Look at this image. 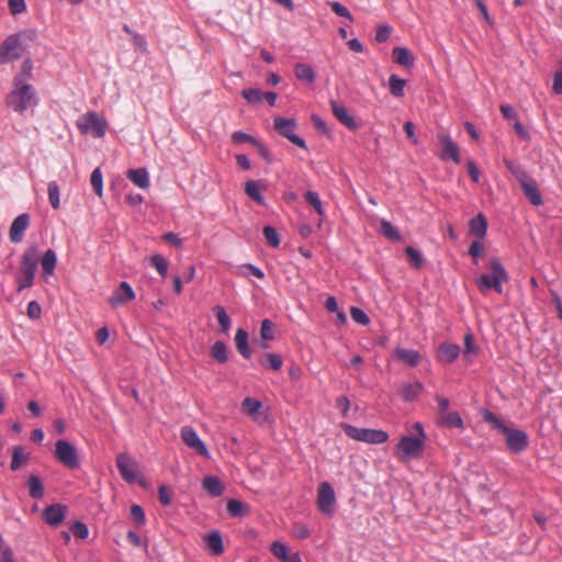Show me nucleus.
Here are the masks:
<instances>
[{"instance_id":"obj_1","label":"nucleus","mask_w":562,"mask_h":562,"mask_svg":"<svg viewBox=\"0 0 562 562\" xmlns=\"http://www.w3.org/2000/svg\"><path fill=\"white\" fill-rule=\"evenodd\" d=\"M40 103V97L35 87L21 79H13L12 90L5 99L7 106L15 113L24 114L34 111Z\"/></svg>"},{"instance_id":"obj_2","label":"nucleus","mask_w":562,"mask_h":562,"mask_svg":"<svg viewBox=\"0 0 562 562\" xmlns=\"http://www.w3.org/2000/svg\"><path fill=\"white\" fill-rule=\"evenodd\" d=\"M483 418L494 429H497L505 436L507 448L514 452L519 453L528 446V435L524 430L510 428L504 424L494 413L485 411Z\"/></svg>"},{"instance_id":"obj_3","label":"nucleus","mask_w":562,"mask_h":562,"mask_svg":"<svg viewBox=\"0 0 562 562\" xmlns=\"http://www.w3.org/2000/svg\"><path fill=\"white\" fill-rule=\"evenodd\" d=\"M488 267L491 274H481L476 279V286L482 293H486L493 289L496 293L502 294L503 283H506L509 279L508 273L496 258L490 260Z\"/></svg>"},{"instance_id":"obj_4","label":"nucleus","mask_w":562,"mask_h":562,"mask_svg":"<svg viewBox=\"0 0 562 562\" xmlns=\"http://www.w3.org/2000/svg\"><path fill=\"white\" fill-rule=\"evenodd\" d=\"M23 37L33 40L35 32L24 31L8 36L0 45V65L13 61L20 57V50L23 48Z\"/></svg>"},{"instance_id":"obj_5","label":"nucleus","mask_w":562,"mask_h":562,"mask_svg":"<svg viewBox=\"0 0 562 562\" xmlns=\"http://www.w3.org/2000/svg\"><path fill=\"white\" fill-rule=\"evenodd\" d=\"M341 427L349 438L357 441L381 445L389 440V434L382 429L359 428L350 424H344Z\"/></svg>"},{"instance_id":"obj_6","label":"nucleus","mask_w":562,"mask_h":562,"mask_svg":"<svg viewBox=\"0 0 562 562\" xmlns=\"http://www.w3.org/2000/svg\"><path fill=\"white\" fill-rule=\"evenodd\" d=\"M425 441L423 438L402 436L396 445V452L401 461L418 459L423 454Z\"/></svg>"},{"instance_id":"obj_7","label":"nucleus","mask_w":562,"mask_h":562,"mask_svg":"<svg viewBox=\"0 0 562 562\" xmlns=\"http://www.w3.org/2000/svg\"><path fill=\"white\" fill-rule=\"evenodd\" d=\"M77 127L81 134H91L97 138H101L105 135L106 121L94 111H89L78 119Z\"/></svg>"},{"instance_id":"obj_8","label":"nucleus","mask_w":562,"mask_h":562,"mask_svg":"<svg viewBox=\"0 0 562 562\" xmlns=\"http://www.w3.org/2000/svg\"><path fill=\"white\" fill-rule=\"evenodd\" d=\"M54 456L61 464L70 470H77L80 468L78 450L67 440H57Z\"/></svg>"},{"instance_id":"obj_9","label":"nucleus","mask_w":562,"mask_h":562,"mask_svg":"<svg viewBox=\"0 0 562 562\" xmlns=\"http://www.w3.org/2000/svg\"><path fill=\"white\" fill-rule=\"evenodd\" d=\"M273 125L276 131L288 138L291 143L296 145L300 148L305 149L306 143L305 140L295 134L296 123L293 119H285L278 116L273 121Z\"/></svg>"},{"instance_id":"obj_10","label":"nucleus","mask_w":562,"mask_h":562,"mask_svg":"<svg viewBox=\"0 0 562 562\" xmlns=\"http://www.w3.org/2000/svg\"><path fill=\"white\" fill-rule=\"evenodd\" d=\"M336 494L333 486L327 482H322L317 490V506L324 514L331 516L335 510Z\"/></svg>"},{"instance_id":"obj_11","label":"nucleus","mask_w":562,"mask_h":562,"mask_svg":"<svg viewBox=\"0 0 562 562\" xmlns=\"http://www.w3.org/2000/svg\"><path fill=\"white\" fill-rule=\"evenodd\" d=\"M116 467L122 479L132 484L135 483L138 476L137 462L126 452L119 453L116 457Z\"/></svg>"},{"instance_id":"obj_12","label":"nucleus","mask_w":562,"mask_h":562,"mask_svg":"<svg viewBox=\"0 0 562 562\" xmlns=\"http://www.w3.org/2000/svg\"><path fill=\"white\" fill-rule=\"evenodd\" d=\"M180 436L182 441L190 449L194 450L205 459L211 458V453L206 447V445L201 440L196 430L192 426H183L180 430Z\"/></svg>"},{"instance_id":"obj_13","label":"nucleus","mask_w":562,"mask_h":562,"mask_svg":"<svg viewBox=\"0 0 562 562\" xmlns=\"http://www.w3.org/2000/svg\"><path fill=\"white\" fill-rule=\"evenodd\" d=\"M437 138L439 143L442 145V151L439 155L440 159H451L454 164L461 162V156L459 146L453 139L450 137L448 133H438Z\"/></svg>"},{"instance_id":"obj_14","label":"nucleus","mask_w":562,"mask_h":562,"mask_svg":"<svg viewBox=\"0 0 562 562\" xmlns=\"http://www.w3.org/2000/svg\"><path fill=\"white\" fill-rule=\"evenodd\" d=\"M241 409L258 424L267 422V414L262 411V403L252 397H246L241 403Z\"/></svg>"},{"instance_id":"obj_15","label":"nucleus","mask_w":562,"mask_h":562,"mask_svg":"<svg viewBox=\"0 0 562 562\" xmlns=\"http://www.w3.org/2000/svg\"><path fill=\"white\" fill-rule=\"evenodd\" d=\"M135 299V292L132 289L131 284L126 281H122L116 288L111 297L109 299V303L113 307H117L124 305Z\"/></svg>"},{"instance_id":"obj_16","label":"nucleus","mask_w":562,"mask_h":562,"mask_svg":"<svg viewBox=\"0 0 562 562\" xmlns=\"http://www.w3.org/2000/svg\"><path fill=\"white\" fill-rule=\"evenodd\" d=\"M29 225H30L29 214L23 213V214H20L19 216H16L10 226V232H9L10 240L15 244L21 243Z\"/></svg>"},{"instance_id":"obj_17","label":"nucleus","mask_w":562,"mask_h":562,"mask_svg":"<svg viewBox=\"0 0 562 562\" xmlns=\"http://www.w3.org/2000/svg\"><path fill=\"white\" fill-rule=\"evenodd\" d=\"M66 506L61 504H53L43 510V519L53 527L59 526L66 517Z\"/></svg>"},{"instance_id":"obj_18","label":"nucleus","mask_w":562,"mask_h":562,"mask_svg":"<svg viewBox=\"0 0 562 562\" xmlns=\"http://www.w3.org/2000/svg\"><path fill=\"white\" fill-rule=\"evenodd\" d=\"M333 113L335 117L347 128L355 131L358 128V124L355 120V117L349 113L348 109L344 105L338 103L337 101L330 102Z\"/></svg>"},{"instance_id":"obj_19","label":"nucleus","mask_w":562,"mask_h":562,"mask_svg":"<svg viewBox=\"0 0 562 562\" xmlns=\"http://www.w3.org/2000/svg\"><path fill=\"white\" fill-rule=\"evenodd\" d=\"M520 186L525 195L528 198L532 205L539 206L543 203L541 193L538 190L533 179H531L530 177L527 179L520 178Z\"/></svg>"},{"instance_id":"obj_20","label":"nucleus","mask_w":562,"mask_h":562,"mask_svg":"<svg viewBox=\"0 0 562 562\" xmlns=\"http://www.w3.org/2000/svg\"><path fill=\"white\" fill-rule=\"evenodd\" d=\"M38 265V248L35 245L27 247L22 256V272L35 273Z\"/></svg>"},{"instance_id":"obj_21","label":"nucleus","mask_w":562,"mask_h":562,"mask_svg":"<svg viewBox=\"0 0 562 562\" xmlns=\"http://www.w3.org/2000/svg\"><path fill=\"white\" fill-rule=\"evenodd\" d=\"M460 355V347L457 344L445 342L438 348V359L446 363H452Z\"/></svg>"},{"instance_id":"obj_22","label":"nucleus","mask_w":562,"mask_h":562,"mask_svg":"<svg viewBox=\"0 0 562 562\" xmlns=\"http://www.w3.org/2000/svg\"><path fill=\"white\" fill-rule=\"evenodd\" d=\"M126 176L138 188L144 190L149 188L150 178L146 168L130 169Z\"/></svg>"},{"instance_id":"obj_23","label":"nucleus","mask_w":562,"mask_h":562,"mask_svg":"<svg viewBox=\"0 0 562 562\" xmlns=\"http://www.w3.org/2000/svg\"><path fill=\"white\" fill-rule=\"evenodd\" d=\"M394 61L400 66L413 68L415 65L411 50L406 47H394L392 50Z\"/></svg>"},{"instance_id":"obj_24","label":"nucleus","mask_w":562,"mask_h":562,"mask_svg":"<svg viewBox=\"0 0 562 562\" xmlns=\"http://www.w3.org/2000/svg\"><path fill=\"white\" fill-rule=\"evenodd\" d=\"M394 355L397 359L402 360L411 367L418 366L422 360V355L419 351L414 349L397 348L395 349Z\"/></svg>"},{"instance_id":"obj_25","label":"nucleus","mask_w":562,"mask_h":562,"mask_svg":"<svg viewBox=\"0 0 562 562\" xmlns=\"http://www.w3.org/2000/svg\"><path fill=\"white\" fill-rule=\"evenodd\" d=\"M248 333L244 328H238L235 334V345L238 352L245 358H251V350L248 345Z\"/></svg>"},{"instance_id":"obj_26","label":"nucleus","mask_w":562,"mask_h":562,"mask_svg":"<svg viewBox=\"0 0 562 562\" xmlns=\"http://www.w3.org/2000/svg\"><path fill=\"white\" fill-rule=\"evenodd\" d=\"M56 266H57L56 252L53 249L46 250L41 259V267H42L43 276L45 278L53 276Z\"/></svg>"},{"instance_id":"obj_27","label":"nucleus","mask_w":562,"mask_h":562,"mask_svg":"<svg viewBox=\"0 0 562 562\" xmlns=\"http://www.w3.org/2000/svg\"><path fill=\"white\" fill-rule=\"evenodd\" d=\"M203 488L213 497H218L224 493L225 486L223 482L214 475L205 476L203 480Z\"/></svg>"},{"instance_id":"obj_28","label":"nucleus","mask_w":562,"mask_h":562,"mask_svg":"<svg viewBox=\"0 0 562 562\" xmlns=\"http://www.w3.org/2000/svg\"><path fill=\"white\" fill-rule=\"evenodd\" d=\"M206 547L214 555H221L224 552L222 535L218 531H212L204 538Z\"/></svg>"},{"instance_id":"obj_29","label":"nucleus","mask_w":562,"mask_h":562,"mask_svg":"<svg viewBox=\"0 0 562 562\" xmlns=\"http://www.w3.org/2000/svg\"><path fill=\"white\" fill-rule=\"evenodd\" d=\"M29 495L33 499H41L44 497L45 490L42 480L37 475H30L27 477Z\"/></svg>"},{"instance_id":"obj_30","label":"nucleus","mask_w":562,"mask_h":562,"mask_svg":"<svg viewBox=\"0 0 562 562\" xmlns=\"http://www.w3.org/2000/svg\"><path fill=\"white\" fill-rule=\"evenodd\" d=\"M123 31L131 36L135 52L147 53V41L142 34L133 31L127 24L123 25Z\"/></svg>"},{"instance_id":"obj_31","label":"nucleus","mask_w":562,"mask_h":562,"mask_svg":"<svg viewBox=\"0 0 562 562\" xmlns=\"http://www.w3.org/2000/svg\"><path fill=\"white\" fill-rule=\"evenodd\" d=\"M30 460L29 453L22 446H15L12 451V460L10 468L12 471L19 470L22 465L26 464Z\"/></svg>"},{"instance_id":"obj_32","label":"nucleus","mask_w":562,"mask_h":562,"mask_svg":"<svg viewBox=\"0 0 562 562\" xmlns=\"http://www.w3.org/2000/svg\"><path fill=\"white\" fill-rule=\"evenodd\" d=\"M487 222L483 214H479L470 222V233L477 238H483L486 235Z\"/></svg>"},{"instance_id":"obj_33","label":"nucleus","mask_w":562,"mask_h":562,"mask_svg":"<svg viewBox=\"0 0 562 562\" xmlns=\"http://www.w3.org/2000/svg\"><path fill=\"white\" fill-rule=\"evenodd\" d=\"M424 390V385L420 382L407 383L403 385L401 390V396L406 402H412L417 398Z\"/></svg>"},{"instance_id":"obj_34","label":"nucleus","mask_w":562,"mask_h":562,"mask_svg":"<svg viewBox=\"0 0 562 562\" xmlns=\"http://www.w3.org/2000/svg\"><path fill=\"white\" fill-rule=\"evenodd\" d=\"M262 186L255 180H249L245 183V192L246 194L258 204H265V196L261 193Z\"/></svg>"},{"instance_id":"obj_35","label":"nucleus","mask_w":562,"mask_h":562,"mask_svg":"<svg viewBox=\"0 0 562 562\" xmlns=\"http://www.w3.org/2000/svg\"><path fill=\"white\" fill-rule=\"evenodd\" d=\"M295 77L306 83H313L315 80V71L307 64H296L294 67Z\"/></svg>"},{"instance_id":"obj_36","label":"nucleus","mask_w":562,"mask_h":562,"mask_svg":"<svg viewBox=\"0 0 562 562\" xmlns=\"http://www.w3.org/2000/svg\"><path fill=\"white\" fill-rule=\"evenodd\" d=\"M438 423L447 428H463V420L458 412H447L440 417Z\"/></svg>"},{"instance_id":"obj_37","label":"nucleus","mask_w":562,"mask_h":562,"mask_svg":"<svg viewBox=\"0 0 562 562\" xmlns=\"http://www.w3.org/2000/svg\"><path fill=\"white\" fill-rule=\"evenodd\" d=\"M406 80L402 79L397 75H391L389 77V89L390 93L395 98L404 97Z\"/></svg>"},{"instance_id":"obj_38","label":"nucleus","mask_w":562,"mask_h":562,"mask_svg":"<svg viewBox=\"0 0 562 562\" xmlns=\"http://www.w3.org/2000/svg\"><path fill=\"white\" fill-rule=\"evenodd\" d=\"M212 357L220 363H226L228 360V348L223 341H215L211 349Z\"/></svg>"},{"instance_id":"obj_39","label":"nucleus","mask_w":562,"mask_h":562,"mask_svg":"<svg viewBox=\"0 0 562 562\" xmlns=\"http://www.w3.org/2000/svg\"><path fill=\"white\" fill-rule=\"evenodd\" d=\"M227 512L232 517H244L247 514V506L238 499H229Z\"/></svg>"},{"instance_id":"obj_40","label":"nucleus","mask_w":562,"mask_h":562,"mask_svg":"<svg viewBox=\"0 0 562 562\" xmlns=\"http://www.w3.org/2000/svg\"><path fill=\"white\" fill-rule=\"evenodd\" d=\"M380 233L383 236H385V237H387L389 239H392V240H400L401 239V234L397 231V228L394 227L392 225V223L386 221V220H381V222H380Z\"/></svg>"},{"instance_id":"obj_41","label":"nucleus","mask_w":562,"mask_h":562,"mask_svg":"<svg viewBox=\"0 0 562 562\" xmlns=\"http://www.w3.org/2000/svg\"><path fill=\"white\" fill-rule=\"evenodd\" d=\"M214 313L220 324L221 330L227 333L231 328L232 321L223 306H215Z\"/></svg>"},{"instance_id":"obj_42","label":"nucleus","mask_w":562,"mask_h":562,"mask_svg":"<svg viewBox=\"0 0 562 562\" xmlns=\"http://www.w3.org/2000/svg\"><path fill=\"white\" fill-rule=\"evenodd\" d=\"M48 200L54 210H58L60 206V190L56 181L48 183Z\"/></svg>"},{"instance_id":"obj_43","label":"nucleus","mask_w":562,"mask_h":562,"mask_svg":"<svg viewBox=\"0 0 562 562\" xmlns=\"http://www.w3.org/2000/svg\"><path fill=\"white\" fill-rule=\"evenodd\" d=\"M150 263L157 270L160 277L165 278L167 276L168 261L164 256L159 254L153 255L150 257Z\"/></svg>"},{"instance_id":"obj_44","label":"nucleus","mask_w":562,"mask_h":562,"mask_svg":"<svg viewBox=\"0 0 562 562\" xmlns=\"http://www.w3.org/2000/svg\"><path fill=\"white\" fill-rule=\"evenodd\" d=\"M405 254L407 258L409 259L411 263L416 268H420L424 265V257L423 254L413 246H407L405 248Z\"/></svg>"},{"instance_id":"obj_45","label":"nucleus","mask_w":562,"mask_h":562,"mask_svg":"<svg viewBox=\"0 0 562 562\" xmlns=\"http://www.w3.org/2000/svg\"><path fill=\"white\" fill-rule=\"evenodd\" d=\"M90 183L94 192L102 196L103 194V177L100 168H95L90 177Z\"/></svg>"},{"instance_id":"obj_46","label":"nucleus","mask_w":562,"mask_h":562,"mask_svg":"<svg viewBox=\"0 0 562 562\" xmlns=\"http://www.w3.org/2000/svg\"><path fill=\"white\" fill-rule=\"evenodd\" d=\"M262 233H263V236H265L267 243L271 247L278 248L280 246L279 233L277 232V229L274 227L265 226Z\"/></svg>"},{"instance_id":"obj_47","label":"nucleus","mask_w":562,"mask_h":562,"mask_svg":"<svg viewBox=\"0 0 562 562\" xmlns=\"http://www.w3.org/2000/svg\"><path fill=\"white\" fill-rule=\"evenodd\" d=\"M305 200L307 201L308 204H311L315 209V211L317 212L318 215H321V216L324 215L325 212H324L323 204H322V201H321L317 192L307 191L305 193Z\"/></svg>"},{"instance_id":"obj_48","label":"nucleus","mask_w":562,"mask_h":562,"mask_svg":"<svg viewBox=\"0 0 562 562\" xmlns=\"http://www.w3.org/2000/svg\"><path fill=\"white\" fill-rule=\"evenodd\" d=\"M35 273L22 272L16 277L18 291L21 292L24 289L31 288L34 283Z\"/></svg>"},{"instance_id":"obj_49","label":"nucleus","mask_w":562,"mask_h":562,"mask_svg":"<svg viewBox=\"0 0 562 562\" xmlns=\"http://www.w3.org/2000/svg\"><path fill=\"white\" fill-rule=\"evenodd\" d=\"M33 63L31 58H26L21 65V72L15 75L13 79H21L23 81L30 82L32 77Z\"/></svg>"},{"instance_id":"obj_50","label":"nucleus","mask_w":562,"mask_h":562,"mask_svg":"<svg viewBox=\"0 0 562 562\" xmlns=\"http://www.w3.org/2000/svg\"><path fill=\"white\" fill-rule=\"evenodd\" d=\"M282 358L278 353H267L266 361L261 362L262 366L270 368L271 370L278 371L282 367Z\"/></svg>"},{"instance_id":"obj_51","label":"nucleus","mask_w":562,"mask_h":562,"mask_svg":"<svg viewBox=\"0 0 562 562\" xmlns=\"http://www.w3.org/2000/svg\"><path fill=\"white\" fill-rule=\"evenodd\" d=\"M243 97L250 104H257L262 101V92L259 89H245L243 90Z\"/></svg>"},{"instance_id":"obj_52","label":"nucleus","mask_w":562,"mask_h":562,"mask_svg":"<svg viewBox=\"0 0 562 562\" xmlns=\"http://www.w3.org/2000/svg\"><path fill=\"white\" fill-rule=\"evenodd\" d=\"M131 517L138 526H144L146 524L145 512L140 505L133 504L131 506Z\"/></svg>"},{"instance_id":"obj_53","label":"nucleus","mask_w":562,"mask_h":562,"mask_svg":"<svg viewBox=\"0 0 562 562\" xmlns=\"http://www.w3.org/2000/svg\"><path fill=\"white\" fill-rule=\"evenodd\" d=\"M260 336L265 340H272L274 338V324L270 319L262 321Z\"/></svg>"},{"instance_id":"obj_54","label":"nucleus","mask_w":562,"mask_h":562,"mask_svg":"<svg viewBox=\"0 0 562 562\" xmlns=\"http://www.w3.org/2000/svg\"><path fill=\"white\" fill-rule=\"evenodd\" d=\"M504 164L506 168L518 179L519 182L520 178H529L525 170L521 168V166L516 164L515 161L505 159Z\"/></svg>"},{"instance_id":"obj_55","label":"nucleus","mask_w":562,"mask_h":562,"mask_svg":"<svg viewBox=\"0 0 562 562\" xmlns=\"http://www.w3.org/2000/svg\"><path fill=\"white\" fill-rule=\"evenodd\" d=\"M71 532L78 539H86L89 536L88 526L81 521H76L71 526Z\"/></svg>"},{"instance_id":"obj_56","label":"nucleus","mask_w":562,"mask_h":562,"mask_svg":"<svg viewBox=\"0 0 562 562\" xmlns=\"http://www.w3.org/2000/svg\"><path fill=\"white\" fill-rule=\"evenodd\" d=\"M350 315L351 318L360 325H368L370 322L369 316L359 307H351Z\"/></svg>"},{"instance_id":"obj_57","label":"nucleus","mask_w":562,"mask_h":562,"mask_svg":"<svg viewBox=\"0 0 562 562\" xmlns=\"http://www.w3.org/2000/svg\"><path fill=\"white\" fill-rule=\"evenodd\" d=\"M330 8L331 10L338 15V16H341V18H346L348 19L350 22L352 21V15L350 13V11L348 10V8L346 5H344L342 3L338 2V1H334L330 3Z\"/></svg>"},{"instance_id":"obj_58","label":"nucleus","mask_w":562,"mask_h":562,"mask_svg":"<svg viewBox=\"0 0 562 562\" xmlns=\"http://www.w3.org/2000/svg\"><path fill=\"white\" fill-rule=\"evenodd\" d=\"M232 140L235 143V144H243V143H250L251 145H255L257 144V139L254 138L252 136H250L249 134L247 133H244L241 131H238V132H234L232 134Z\"/></svg>"},{"instance_id":"obj_59","label":"nucleus","mask_w":562,"mask_h":562,"mask_svg":"<svg viewBox=\"0 0 562 562\" xmlns=\"http://www.w3.org/2000/svg\"><path fill=\"white\" fill-rule=\"evenodd\" d=\"M8 5L13 15H18L26 11L25 0H8Z\"/></svg>"},{"instance_id":"obj_60","label":"nucleus","mask_w":562,"mask_h":562,"mask_svg":"<svg viewBox=\"0 0 562 562\" xmlns=\"http://www.w3.org/2000/svg\"><path fill=\"white\" fill-rule=\"evenodd\" d=\"M271 552L273 553V555L276 558H278L279 560H282L283 558L286 557V554L289 553V550H288L286 546L283 544L282 542L274 541L271 544Z\"/></svg>"},{"instance_id":"obj_61","label":"nucleus","mask_w":562,"mask_h":562,"mask_svg":"<svg viewBox=\"0 0 562 562\" xmlns=\"http://www.w3.org/2000/svg\"><path fill=\"white\" fill-rule=\"evenodd\" d=\"M391 35V27L386 24L379 25L375 33V40L378 43H384Z\"/></svg>"},{"instance_id":"obj_62","label":"nucleus","mask_w":562,"mask_h":562,"mask_svg":"<svg viewBox=\"0 0 562 562\" xmlns=\"http://www.w3.org/2000/svg\"><path fill=\"white\" fill-rule=\"evenodd\" d=\"M0 553H1L0 562H15L13 549L9 546L2 548V537L1 536H0Z\"/></svg>"},{"instance_id":"obj_63","label":"nucleus","mask_w":562,"mask_h":562,"mask_svg":"<svg viewBox=\"0 0 562 562\" xmlns=\"http://www.w3.org/2000/svg\"><path fill=\"white\" fill-rule=\"evenodd\" d=\"M26 313L31 319H38L42 314V307L36 301H31L27 304Z\"/></svg>"},{"instance_id":"obj_64","label":"nucleus","mask_w":562,"mask_h":562,"mask_svg":"<svg viewBox=\"0 0 562 562\" xmlns=\"http://www.w3.org/2000/svg\"><path fill=\"white\" fill-rule=\"evenodd\" d=\"M483 251L484 247L480 241L474 240L471 243L469 254L474 259L475 263H477V258L483 254Z\"/></svg>"}]
</instances>
